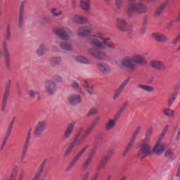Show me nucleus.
<instances>
[{"mask_svg": "<svg viewBox=\"0 0 180 180\" xmlns=\"http://www.w3.org/2000/svg\"><path fill=\"white\" fill-rule=\"evenodd\" d=\"M55 33L62 40H70L72 37V31L67 27L55 29Z\"/></svg>", "mask_w": 180, "mask_h": 180, "instance_id": "7", "label": "nucleus"}, {"mask_svg": "<svg viewBox=\"0 0 180 180\" xmlns=\"http://www.w3.org/2000/svg\"><path fill=\"white\" fill-rule=\"evenodd\" d=\"M123 1L124 0H115V5L118 9L122 8V5H123Z\"/></svg>", "mask_w": 180, "mask_h": 180, "instance_id": "55", "label": "nucleus"}, {"mask_svg": "<svg viewBox=\"0 0 180 180\" xmlns=\"http://www.w3.org/2000/svg\"><path fill=\"white\" fill-rule=\"evenodd\" d=\"M127 107V103H124L121 106L120 110L117 111V112L115 117H117V119H119V117L122 116V113H123V112H124V109H126Z\"/></svg>", "mask_w": 180, "mask_h": 180, "instance_id": "42", "label": "nucleus"}, {"mask_svg": "<svg viewBox=\"0 0 180 180\" xmlns=\"http://www.w3.org/2000/svg\"><path fill=\"white\" fill-rule=\"evenodd\" d=\"M121 64L122 67L128 70L129 72H134L137 70V64L139 65H146L147 59L141 54L134 53L131 56L124 58Z\"/></svg>", "mask_w": 180, "mask_h": 180, "instance_id": "2", "label": "nucleus"}, {"mask_svg": "<svg viewBox=\"0 0 180 180\" xmlns=\"http://www.w3.org/2000/svg\"><path fill=\"white\" fill-rule=\"evenodd\" d=\"M149 141L142 139L139 145L138 157L141 158H146L148 155H151L153 152L151 151V146H150Z\"/></svg>", "mask_w": 180, "mask_h": 180, "instance_id": "5", "label": "nucleus"}, {"mask_svg": "<svg viewBox=\"0 0 180 180\" xmlns=\"http://www.w3.org/2000/svg\"><path fill=\"white\" fill-rule=\"evenodd\" d=\"M76 147H79V143H78V142L73 139L63 154V158H67V157H68V155H70V154L72 153V150H74V148H76Z\"/></svg>", "mask_w": 180, "mask_h": 180, "instance_id": "20", "label": "nucleus"}, {"mask_svg": "<svg viewBox=\"0 0 180 180\" xmlns=\"http://www.w3.org/2000/svg\"><path fill=\"white\" fill-rule=\"evenodd\" d=\"M46 127H47V124L44 121L39 122L35 126L34 132L35 137H40V136L43 134L44 130H46Z\"/></svg>", "mask_w": 180, "mask_h": 180, "instance_id": "14", "label": "nucleus"}, {"mask_svg": "<svg viewBox=\"0 0 180 180\" xmlns=\"http://www.w3.org/2000/svg\"><path fill=\"white\" fill-rule=\"evenodd\" d=\"M87 43L90 46L101 49L102 50H114L116 48L113 42H110V38L105 37L103 32L97 31L89 35Z\"/></svg>", "mask_w": 180, "mask_h": 180, "instance_id": "1", "label": "nucleus"}, {"mask_svg": "<svg viewBox=\"0 0 180 180\" xmlns=\"http://www.w3.org/2000/svg\"><path fill=\"white\" fill-rule=\"evenodd\" d=\"M89 147V145H86L84 148H83L72 159V162L77 164L79 159L82 157V155L86 151V149Z\"/></svg>", "mask_w": 180, "mask_h": 180, "instance_id": "29", "label": "nucleus"}, {"mask_svg": "<svg viewBox=\"0 0 180 180\" xmlns=\"http://www.w3.org/2000/svg\"><path fill=\"white\" fill-rule=\"evenodd\" d=\"M25 171H21L19 173V175L18 176V179L17 180H23V179H25Z\"/></svg>", "mask_w": 180, "mask_h": 180, "instance_id": "56", "label": "nucleus"}, {"mask_svg": "<svg viewBox=\"0 0 180 180\" xmlns=\"http://www.w3.org/2000/svg\"><path fill=\"white\" fill-rule=\"evenodd\" d=\"M92 32V27L91 26H82L77 30V34L81 37H85L89 36Z\"/></svg>", "mask_w": 180, "mask_h": 180, "instance_id": "16", "label": "nucleus"}, {"mask_svg": "<svg viewBox=\"0 0 180 180\" xmlns=\"http://www.w3.org/2000/svg\"><path fill=\"white\" fill-rule=\"evenodd\" d=\"M80 7L83 11L88 12L91 9V0H81Z\"/></svg>", "mask_w": 180, "mask_h": 180, "instance_id": "26", "label": "nucleus"}, {"mask_svg": "<svg viewBox=\"0 0 180 180\" xmlns=\"http://www.w3.org/2000/svg\"><path fill=\"white\" fill-rule=\"evenodd\" d=\"M59 46L62 50H64V51H71L74 49V46L71 43L65 41L60 42Z\"/></svg>", "mask_w": 180, "mask_h": 180, "instance_id": "23", "label": "nucleus"}, {"mask_svg": "<svg viewBox=\"0 0 180 180\" xmlns=\"http://www.w3.org/2000/svg\"><path fill=\"white\" fill-rule=\"evenodd\" d=\"M101 122V117H96L94 120V121L91 123L90 125L93 129H95V127L97 126L98 122Z\"/></svg>", "mask_w": 180, "mask_h": 180, "instance_id": "50", "label": "nucleus"}, {"mask_svg": "<svg viewBox=\"0 0 180 180\" xmlns=\"http://www.w3.org/2000/svg\"><path fill=\"white\" fill-rule=\"evenodd\" d=\"M75 165L76 164L72 161L66 167V172H70V171H71V169H72L73 167H75Z\"/></svg>", "mask_w": 180, "mask_h": 180, "instance_id": "52", "label": "nucleus"}, {"mask_svg": "<svg viewBox=\"0 0 180 180\" xmlns=\"http://www.w3.org/2000/svg\"><path fill=\"white\" fill-rule=\"evenodd\" d=\"M122 92H123L122 90H121L120 89H117L113 94L112 99L114 101H117V99H119L120 95H122Z\"/></svg>", "mask_w": 180, "mask_h": 180, "instance_id": "45", "label": "nucleus"}, {"mask_svg": "<svg viewBox=\"0 0 180 180\" xmlns=\"http://www.w3.org/2000/svg\"><path fill=\"white\" fill-rule=\"evenodd\" d=\"M167 6H168V4L167 2L162 4L155 11V18H160V16H161V13L164 12V9H165Z\"/></svg>", "mask_w": 180, "mask_h": 180, "instance_id": "28", "label": "nucleus"}, {"mask_svg": "<svg viewBox=\"0 0 180 180\" xmlns=\"http://www.w3.org/2000/svg\"><path fill=\"white\" fill-rule=\"evenodd\" d=\"M165 151V143L160 141H157L156 144L153 148V153L156 155H160Z\"/></svg>", "mask_w": 180, "mask_h": 180, "instance_id": "19", "label": "nucleus"}, {"mask_svg": "<svg viewBox=\"0 0 180 180\" xmlns=\"http://www.w3.org/2000/svg\"><path fill=\"white\" fill-rule=\"evenodd\" d=\"M6 39L7 40H11V39H12V32H11V25H7Z\"/></svg>", "mask_w": 180, "mask_h": 180, "instance_id": "48", "label": "nucleus"}, {"mask_svg": "<svg viewBox=\"0 0 180 180\" xmlns=\"http://www.w3.org/2000/svg\"><path fill=\"white\" fill-rule=\"evenodd\" d=\"M13 130V125L9 124L6 131V134L8 136H11L12 131Z\"/></svg>", "mask_w": 180, "mask_h": 180, "instance_id": "54", "label": "nucleus"}, {"mask_svg": "<svg viewBox=\"0 0 180 180\" xmlns=\"http://www.w3.org/2000/svg\"><path fill=\"white\" fill-rule=\"evenodd\" d=\"M26 139H32V128L29 129Z\"/></svg>", "mask_w": 180, "mask_h": 180, "instance_id": "64", "label": "nucleus"}, {"mask_svg": "<svg viewBox=\"0 0 180 180\" xmlns=\"http://www.w3.org/2000/svg\"><path fill=\"white\" fill-rule=\"evenodd\" d=\"M23 20H25V4H22L20 6L19 13V28L22 29L23 26Z\"/></svg>", "mask_w": 180, "mask_h": 180, "instance_id": "22", "label": "nucleus"}, {"mask_svg": "<svg viewBox=\"0 0 180 180\" xmlns=\"http://www.w3.org/2000/svg\"><path fill=\"white\" fill-rule=\"evenodd\" d=\"M68 102L70 105L72 106H75V105H79V103H82V98L79 95L72 94L68 97Z\"/></svg>", "mask_w": 180, "mask_h": 180, "instance_id": "15", "label": "nucleus"}, {"mask_svg": "<svg viewBox=\"0 0 180 180\" xmlns=\"http://www.w3.org/2000/svg\"><path fill=\"white\" fill-rule=\"evenodd\" d=\"M9 137H11L10 135H7L6 134L4 138V140H3V146H6V143H8V140L9 139Z\"/></svg>", "mask_w": 180, "mask_h": 180, "instance_id": "60", "label": "nucleus"}, {"mask_svg": "<svg viewBox=\"0 0 180 180\" xmlns=\"http://www.w3.org/2000/svg\"><path fill=\"white\" fill-rule=\"evenodd\" d=\"M72 87L76 92L78 94H81L82 95H84V91H82V89L79 86V84H78L77 82H72Z\"/></svg>", "mask_w": 180, "mask_h": 180, "instance_id": "36", "label": "nucleus"}, {"mask_svg": "<svg viewBox=\"0 0 180 180\" xmlns=\"http://www.w3.org/2000/svg\"><path fill=\"white\" fill-rule=\"evenodd\" d=\"M89 147V145H86L84 148H83L72 159V162L77 164L79 159L82 157V155L86 151V149Z\"/></svg>", "mask_w": 180, "mask_h": 180, "instance_id": "30", "label": "nucleus"}, {"mask_svg": "<svg viewBox=\"0 0 180 180\" xmlns=\"http://www.w3.org/2000/svg\"><path fill=\"white\" fill-rule=\"evenodd\" d=\"M110 159H109V157L107 156H104L100 163V165L98 167V171H101V169H102V168H103L106 164L108 163V161L110 160Z\"/></svg>", "mask_w": 180, "mask_h": 180, "instance_id": "40", "label": "nucleus"}, {"mask_svg": "<svg viewBox=\"0 0 180 180\" xmlns=\"http://www.w3.org/2000/svg\"><path fill=\"white\" fill-rule=\"evenodd\" d=\"M29 144H30V138H26L25 141L24 143V148H29Z\"/></svg>", "mask_w": 180, "mask_h": 180, "instance_id": "57", "label": "nucleus"}, {"mask_svg": "<svg viewBox=\"0 0 180 180\" xmlns=\"http://www.w3.org/2000/svg\"><path fill=\"white\" fill-rule=\"evenodd\" d=\"M75 23H78L79 25H85V23H88L89 20L86 17H84L82 15H76L73 18Z\"/></svg>", "mask_w": 180, "mask_h": 180, "instance_id": "25", "label": "nucleus"}, {"mask_svg": "<svg viewBox=\"0 0 180 180\" xmlns=\"http://www.w3.org/2000/svg\"><path fill=\"white\" fill-rule=\"evenodd\" d=\"M88 53L90 56H92L94 58L97 60H101V61H106L108 60V55L103 51H101L96 48H91L88 50Z\"/></svg>", "mask_w": 180, "mask_h": 180, "instance_id": "9", "label": "nucleus"}, {"mask_svg": "<svg viewBox=\"0 0 180 180\" xmlns=\"http://www.w3.org/2000/svg\"><path fill=\"white\" fill-rule=\"evenodd\" d=\"M152 37L156 40V41H160V43L168 41V38L162 34L153 33L152 34Z\"/></svg>", "mask_w": 180, "mask_h": 180, "instance_id": "24", "label": "nucleus"}, {"mask_svg": "<svg viewBox=\"0 0 180 180\" xmlns=\"http://www.w3.org/2000/svg\"><path fill=\"white\" fill-rule=\"evenodd\" d=\"M40 22L43 25L46 24V23H49L50 22V17L45 15L41 18Z\"/></svg>", "mask_w": 180, "mask_h": 180, "instance_id": "49", "label": "nucleus"}, {"mask_svg": "<svg viewBox=\"0 0 180 180\" xmlns=\"http://www.w3.org/2000/svg\"><path fill=\"white\" fill-rule=\"evenodd\" d=\"M180 41V35L173 40V44H177Z\"/></svg>", "mask_w": 180, "mask_h": 180, "instance_id": "63", "label": "nucleus"}, {"mask_svg": "<svg viewBox=\"0 0 180 180\" xmlns=\"http://www.w3.org/2000/svg\"><path fill=\"white\" fill-rule=\"evenodd\" d=\"M89 175H91V173H89V172H86L82 175V180H88V179H89Z\"/></svg>", "mask_w": 180, "mask_h": 180, "instance_id": "59", "label": "nucleus"}, {"mask_svg": "<svg viewBox=\"0 0 180 180\" xmlns=\"http://www.w3.org/2000/svg\"><path fill=\"white\" fill-rule=\"evenodd\" d=\"M165 157L169 160H174V152H172L171 149L166 150Z\"/></svg>", "mask_w": 180, "mask_h": 180, "instance_id": "46", "label": "nucleus"}, {"mask_svg": "<svg viewBox=\"0 0 180 180\" xmlns=\"http://www.w3.org/2000/svg\"><path fill=\"white\" fill-rule=\"evenodd\" d=\"M75 60L80 64H91V62L89 60H88V58L81 56H75Z\"/></svg>", "mask_w": 180, "mask_h": 180, "instance_id": "32", "label": "nucleus"}, {"mask_svg": "<svg viewBox=\"0 0 180 180\" xmlns=\"http://www.w3.org/2000/svg\"><path fill=\"white\" fill-rule=\"evenodd\" d=\"M150 67L157 71H163V70H165V65L164 64V62L158 60H152L150 62Z\"/></svg>", "mask_w": 180, "mask_h": 180, "instance_id": "17", "label": "nucleus"}, {"mask_svg": "<svg viewBox=\"0 0 180 180\" xmlns=\"http://www.w3.org/2000/svg\"><path fill=\"white\" fill-rule=\"evenodd\" d=\"M11 85H12V82L8 80L6 83V89L4 91V94L3 96L2 100V111L5 110V108H6V105H8V98H9V94L11 93Z\"/></svg>", "mask_w": 180, "mask_h": 180, "instance_id": "11", "label": "nucleus"}, {"mask_svg": "<svg viewBox=\"0 0 180 180\" xmlns=\"http://www.w3.org/2000/svg\"><path fill=\"white\" fill-rule=\"evenodd\" d=\"M163 114L167 116V117H174L175 116V111L169 108H165L163 110Z\"/></svg>", "mask_w": 180, "mask_h": 180, "instance_id": "39", "label": "nucleus"}, {"mask_svg": "<svg viewBox=\"0 0 180 180\" xmlns=\"http://www.w3.org/2000/svg\"><path fill=\"white\" fill-rule=\"evenodd\" d=\"M138 88L148 93H152V92H154L155 91L154 86H148L146 84H139Z\"/></svg>", "mask_w": 180, "mask_h": 180, "instance_id": "33", "label": "nucleus"}, {"mask_svg": "<svg viewBox=\"0 0 180 180\" xmlns=\"http://www.w3.org/2000/svg\"><path fill=\"white\" fill-rule=\"evenodd\" d=\"M92 115H98V110L96 108H91L89 113H87V117H89Z\"/></svg>", "mask_w": 180, "mask_h": 180, "instance_id": "51", "label": "nucleus"}, {"mask_svg": "<svg viewBox=\"0 0 180 180\" xmlns=\"http://www.w3.org/2000/svg\"><path fill=\"white\" fill-rule=\"evenodd\" d=\"M18 172H19V166L14 165L11 174V180L15 179L18 176Z\"/></svg>", "mask_w": 180, "mask_h": 180, "instance_id": "35", "label": "nucleus"}, {"mask_svg": "<svg viewBox=\"0 0 180 180\" xmlns=\"http://www.w3.org/2000/svg\"><path fill=\"white\" fill-rule=\"evenodd\" d=\"M28 95L30 96V98H36V96H37V95H40V93L37 91H34V90H30L28 91Z\"/></svg>", "mask_w": 180, "mask_h": 180, "instance_id": "47", "label": "nucleus"}, {"mask_svg": "<svg viewBox=\"0 0 180 180\" xmlns=\"http://www.w3.org/2000/svg\"><path fill=\"white\" fill-rule=\"evenodd\" d=\"M2 49L4 56V63L7 71H11L12 68V58L11 57V52H9V46H8V41L3 40L1 42Z\"/></svg>", "mask_w": 180, "mask_h": 180, "instance_id": "6", "label": "nucleus"}, {"mask_svg": "<svg viewBox=\"0 0 180 180\" xmlns=\"http://www.w3.org/2000/svg\"><path fill=\"white\" fill-rule=\"evenodd\" d=\"M140 131H141V126H138L136 129H135L134 134H132V136L131 139L129 140V142L124 150L122 155L123 157H126L127 155V153L133 148V146H134V143H136V140H137V138L139 137V135L140 134Z\"/></svg>", "mask_w": 180, "mask_h": 180, "instance_id": "8", "label": "nucleus"}, {"mask_svg": "<svg viewBox=\"0 0 180 180\" xmlns=\"http://www.w3.org/2000/svg\"><path fill=\"white\" fill-rule=\"evenodd\" d=\"M176 22V20H172L171 22H169L167 25L166 26V29H171V27H172V26H174V23Z\"/></svg>", "mask_w": 180, "mask_h": 180, "instance_id": "61", "label": "nucleus"}, {"mask_svg": "<svg viewBox=\"0 0 180 180\" xmlns=\"http://www.w3.org/2000/svg\"><path fill=\"white\" fill-rule=\"evenodd\" d=\"M46 45L44 44H41L37 50V56H44V53H46Z\"/></svg>", "mask_w": 180, "mask_h": 180, "instance_id": "37", "label": "nucleus"}, {"mask_svg": "<svg viewBox=\"0 0 180 180\" xmlns=\"http://www.w3.org/2000/svg\"><path fill=\"white\" fill-rule=\"evenodd\" d=\"M119 118L117 117H115L112 119L108 120V121L105 124V130L106 131H112V129L116 127V122H117Z\"/></svg>", "mask_w": 180, "mask_h": 180, "instance_id": "18", "label": "nucleus"}, {"mask_svg": "<svg viewBox=\"0 0 180 180\" xmlns=\"http://www.w3.org/2000/svg\"><path fill=\"white\" fill-rule=\"evenodd\" d=\"M117 27L121 32H131L133 25H129L127 21L122 18H117Z\"/></svg>", "mask_w": 180, "mask_h": 180, "instance_id": "10", "label": "nucleus"}, {"mask_svg": "<svg viewBox=\"0 0 180 180\" xmlns=\"http://www.w3.org/2000/svg\"><path fill=\"white\" fill-rule=\"evenodd\" d=\"M51 13L54 18H58L60 16H63V11L60 10H58L56 8H52L51 9Z\"/></svg>", "mask_w": 180, "mask_h": 180, "instance_id": "38", "label": "nucleus"}, {"mask_svg": "<svg viewBox=\"0 0 180 180\" xmlns=\"http://www.w3.org/2000/svg\"><path fill=\"white\" fill-rule=\"evenodd\" d=\"M169 127V125H167L162 130V133L160 134H162V136H165V134H167V131H168V128Z\"/></svg>", "mask_w": 180, "mask_h": 180, "instance_id": "62", "label": "nucleus"}, {"mask_svg": "<svg viewBox=\"0 0 180 180\" xmlns=\"http://www.w3.org/2000/svg\"><path fill=\"white\" fill-rule=\"evenodd\" d=\"M92 160H94V158L92 157V155H89L85 162L83 165V168L84 169H86V168H88V167L89 166V164L92 162Z\"/></svg>", "mask_w": 180, "mask_h": 180, "instance_id": "43", "label": "nucleus"}, {"mask_svg": "<svg viewBox=\"0 0 180 180\" xmlns=\"http://www.w3.org/2000/svg\"><path fill=\"white\" fill-rule=\"evenodd\" d=\"M153 131H154V128L153 127H149L146 131L145 139L143 140L146 141H151V136H153Z\"/></svg>", "mask_w": 180, "mask_h": 180, "instance_id": "34", "label": "nucleus"}, {"mask_svg": "<svg viewBox=\"0 0 180 180\" xmlns=\"http://www.w3.org/2000/svg\"><path fill=\"white\" fill-rule=\"evenodd\" d=\"M44 86L46 92L49 95H53V94H56V91H57V84L53 80H46Z\"/></svg>", "mask_w": 180, "mask_h": 180, "instance_id": "12", "label": "nucleus"}, {"mask_svg": "<svg viewBox=\"0 0 180 180\" xmlns=\"http://www.w3.org/2000/svg\"><path fill=\"white\" fill-rule=\"evenodd\" d=\"M92 130H94V128L91 125L86 129L84 127H81L73 139L75 140L76 143L81 146V144L86 140V138L89 137V134H91Z\"/></svg>", "mask_w": 180, "mask_h": 180, "instance_id": "4", "label": "nucleus"}, {"mask_svg": "<svg viewBox=\"0 0 180 180\" xmlns=\"http://www.w3.org/2000/svg\"><path fill=\"white\" fill-rule=\"evenodd\" d=\"M131 77H128L127 79H125L120 86L118 89H120L121 91H123L126 86L129 84L130 82Z\"/></svg>", "mask_w": 180, "mask_h": 180, "instance_id": "44", "label": "nucleus"}, {"mask_svg": "<svg viewBox=\"0 0 180 180\" xmlns=\"http://www.w3.org/2000/svg\"><path fill=\"white\" fill-rule=\"evenodd\" d=\"M96 69L105 74V75H109V74L112 73V68L110 65L103 63V62H98L96 63Z\"/></svg>", "mask_w": 180, "mask_h": 180, "instance_id": "13", "label": "nucleus"}, {"mask_svg": "<svg viewBox=\"0 0 180 180\" xmlns=\"http://www.w3.org/2000/svg\"><path fill=\"white\" fill-rule=\"evenodd\" d=\"M137 0H128L129 6L126 10V16L127 19H131L134 12L143 15L147 13V6L141 1L136 2Z\"/></svg>", "mask_w": 180, "mask_h": 180, "instance_id": "3", "label": "nucleus"}, {"mask_svg": "<svg viewBox=\"0 0 180 180\" xmlns=\"http://www.w3.org/2000/svg\"><path fill=\"white\" fill-rule=\"evenodd\" d=\"M175 99H176V94L172 93L168 98L167 106H172V104L175 102Z\"/></svg>", "mask_w": 180, "mask_h": 180, "instance_id": "41", "label": "nucleus"}, {"mask_svg": "<svg viewBox=\"0 0 180 180\" xmlns=\"http://www.w3.org/2000/svg\"><path fill=\"white\" fill-rule=\"evenodd\" d=\"M63 61V58L61 56L52 57L50 58L49 63L52 67H56L60 65Z\"/></svg>", "mask_w": 180, "mask_h": 180, "instance_id": "27", "label": "nucleus"}, {"mask_svg": "<svg viewBox=\"0 0 180 180\" xmlns=\"http://www.w3.org/2000/svg\"><path fill=\"white\" fill-rule=\"evenodd\" d=\"M26 154H27V149L23 148L22 153V156H21L22 161H23V160H25V158H26Z\"/></svg>", "mask_w": 180, "mask_h": 180, "instance_id": "58", "label": "nucleus"}, {"mask_svg": "<svg viewBox=\"0 0 180 180\" xmlns=\"http://www.w3.org/2000/svg\"><path fill=\"white\" fill-rule=\"evenodd\" d=\"M115 153V150L113 149H109L106 152L105 157H108L109 159L113 155V153Z\"/></svg>", "mask_w": 180, "mask_h": 180, "instance_id": "53", "label": "nucleus"}, {"mask_svg": "<svg viewBox=\"0 0 180 180\" xmlns=\"http://www.w3.org/2000/svg\"><path fill=\"white\" fill-rule=\"evenodd\" d=\"M75 127V122H72L70 123L67 126L66 129H65L63 139H70V137H71V135L72 134V132L74 131Z\"/></svg>", "mask_w": 180, "mask_h": 180, "instance_id": "21", "label": "nucleus"}, {"mask_svg": "<svg viewBox=\"0 0 180 180\" xmlns=\"http://www.w3.org/2000/svg\"><path fill=\"white\" fill-rule=\"evenodd\" d=\"M82 85L89 95H94V86L90 85L88 80H84Z\"/></svg>", "mask_w": 180, "mask_h": 180, "instance_id": "31", "label": "nucleus"}]
</instances>
